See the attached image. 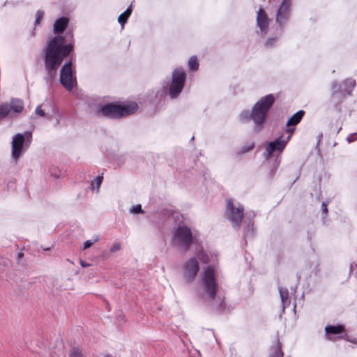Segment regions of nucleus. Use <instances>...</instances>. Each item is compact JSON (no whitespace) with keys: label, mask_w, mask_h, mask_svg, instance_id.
<instances>
[{"label":"nucleus","mask_w":357,"mask_h":357,"mask_svg":"<svg viewBox=\"0 0 357 357\" xmlns=\"http://www.w3.org/2000/svg\"><path fill=\"white\" fill-rule=\"evenodd\" d=\"M279 291L282 302L284 305L288 299V291L287 289L280 288Z\"/></svg>","instance_id":"obj_21"},{"label":"nucleus","mask_w":357,"mask_h":357,"mask_svg":"<svg viewBox=\"0 0 357 357\" xmlns=\"http://www.w3.org/2000/svg\"><path fill=\"white\" fill-rule=\"evenodd\" d=\"M287 142V141L278 139L268 145L266 151L268 153V155H271L274 151H282L285 147Z\"/></svg>","instance_id":"obj_11"},{"label":"nucleus","mask_w":357,"mask_h":357,"mask_svg":"<svg viewBox=\"0 0 357 357\" xmlns=\"http://www.w3.org/2000/svg\"><path fill=\"white\" fill-rule=\"evenodd\" d=\"M63 43V38L59 36L50 41L45 52V68L48 71L56 70L72 51L70 45H64Z\"/></svg>","instance_id":"obj_1"},{"label":"nucleus","mask_w":357,"mask_h":357,"mask_svg":"<svg viewBox=\"0 0 357 357\" xmlns=\"http://www.w3.org/2000/svg\"><path fill=\"white\" fill-rule=\"evenodd\" d=\"M322 208H323V211L324 213H327L328 209H327V207H326V205L325 204V203L322 204Z\"/></svg>","instance_id":"obj_31"},{"label":"nucleus","mask_w":357,"mask_h":357,"mask_svg":"<svg viewBox=\"0 0 357 357\" xmlns=\"http://www.w3.org/2000/svg\"><path fill=\"white\" fill-rule=\"evenodd\" d=\"M192 234L190 230L184 226L178 227L174 231L173 242L174 245L186 249L192 242Z\"/></svg>","instance_id":"obj_4"},{"label":"nucleus","mask_w":357,"mask_h":357,"mask_svg":"<svg viewBox=\"0 0 357 357\" xmlns=\"http://www.w3.org/2000/svg\"><path fill=\"white\" fill-rule=\"evenodd\" d=\"M121 248V243H114L110 248V252H117L119 250H120Z\"/></svg>","instance_id":"obj_24"},{"label":"nucleus","mask_w":357,"mask_h":357,"mask_svg":"<svg viewBox=\"0 0 357 357\" xmlns=\"http://www.w3.org/2000/svg\"><path fill=\"white\" fill-rule=\"evenodd\" d=\"M273 102V96L268 95L260 99L255 105L251 116L256 124L260 125L264 122L266 114Z\"/></svg>","instance_id":"obj_3"},{"label":"nucleus","mask_w":357,"mask_h":357,"mask_svg":"<svg viewBox=\"0 0 357 357\" xmlns=\"http://www.w3.org/2000/svg\"><path fill=\"white\" fill-rule=\"evenodd\" d=\"M185 74L183 69H176L172 75V83L170 87L169 94L172 98H175L181 91L185 82Z\"/></svg>","instance_id":"obj_7"},{"label":"nucleus","mask_w":357,"mask_h":357,"mask_svg":"<svg viewBox=\"0 0 357 357\" xmlns=\"http://www.w3.org/2000/svg\"><path fill=\"white\" fill-rule=\"evenodd\" d=\"M270 40H268L266 42V45H268V44H269Z\"/></svg>","instance_id":"obj_33"},{"label":"nucleus","mask_w":357,"mask_h":357,"mask_svg":"<svg viewBox=\"0 0 357 357\" xmlns=\"http://www.w3.org/2000/svg\"><path fill=\"white\" fill-rule=\"evenodd\" d=\"M79 264H80V265H81L82 267H84V268H85V267H89V266H91V264H89V263H86V262H84L83 260H79Z\"/></svg>","instance_id":"obj_30"},{"label":"nucleus","mask_w":357,"mask_h":357,"mask_svg":"<svg viewBox=\"0 0 357 357\" xmlns=\"http://www.w3.org/2000/svg\"><path fill=\"white\" fill-rule=\"evenodd\" d=\"M60 82L63 86L71 91L76 84V78L72 70V63H65L61 70Z\"/></svg>","instance_id":"obj_5"},{"label":"nucleus","mask_w":357,"mask_h":357,"mask_svg":"<svg viewBox=\"0 0 357 357\" xmlns=\"http://www.w3.org/2000/svg\"><path fill=\"white\" fill-rule=\"evenodd\" d=\"M188 65L191 70H197L199 68V63L197 57L195 56H191L189 59Z\"/></svg>","instance_id":"obj_20"},{"label":"nucleus","mask_w":357,"mask_h":357,"mask_svg":"<svg viewBox=\"0 0 357 357\" xmlns=\"http://www.w3.org/2000/svg\"><path fill=\"white\" fill-rule=\"evenodd\" d=\"M130 212L132 213H139L142 212L141 205L138 204V205H136L135 206H133L130 209Z\"/></svg>","instance_id":"obj_25"},{"label":"nucleus","mask_w":357,"mask_h":357,"mask_svg":"<svg viewBox=\"0 0 357 357\" xmlns=\"http://www.w3.org/2000/svg\"><path fill=\"white\" fill-rule=\"evenodd\" d=\"M43 12L42 11H38L37 12V17H36V24H39L40 23V20L43 18Z\"/></svg>","instance_id":"obj_28"},{"label":"nucleus","mask_w":357,"mask_h":357,"mask_svg":"<svg viewBox=\"0 0 357 357\" xmlns=\"http://www.w3.org/2000/svg\"><path fill=\"white\" fill-rule=\"evenodd\" d=\"M257 22L259 28L263 31L268 26V17L264 10L260 8L257 15Z\"/></svg>","instance_id":"obj_12"},{"label":"nucleus","mask_w":357,"mask_h":357,"mask_svg":"<svg viewBox=\"0 0 357 357\" xmlns=\"http://www.w3.org/2000/svg\"><path fill=\"white\" fill-rule=\"evenodd\" d=\"M24 138L22 134L15 135L12 140V158L17 161L23 151Z\"/></svg>","instance_id":"obj_10"},{"label":"nucleus","mask_w":357,"mask_h":357,"mask_svg":"<svg viewBox=\"0 0 357 357\" xmlns=\"http://www.w3.org/2000/svg\"><path fill=\"white\" fill-rule=\"evenodd\" d=\"M68 24V19L61 17L56 21L54 25V31L55 33L62 32Z\"/></svg>","instance_id":"obj_15"},{"label":"nucleus","mask_w":357,"mask_h":357,"mask_svg":"<svg viewBox=\"0 0 357 357\" xmlns=\"http://www.w3.org/2000/svg\"><path fill=\"white\" fill-rule=\"evenodd\" d=\"M10 114V106L8 103L0 105V120Z\"/></svg>","instance_id":"obj_19"},{"label":"nucleus","mask_w":357,"mask_h":357,"mask_svg":"<svg viewBox=\"0 0 357 357\" xmlns=\"http://www.w3.org/2000/svg\"><path fill=\"white\" fill-rule=\"evenodd\" d=\"M290 6V2L289 0H284L280 8L278 9L277 14V21L279 23H282V19L285 17L286 13H287Z\"/></svg>","instance_id":"obj_13"},{"label":"nucleus","mask_w":357,"mask_h":357,"mask_svg":"<svg viewBox=\"0 0 357 357\" xmlns=\"http://www.w3.org/2000/svg\"><path fill=\"white\" fill-rule=\"evenodd\" d=\"M252 148H253V144H252V145L249 147V149L247 150V151H249V150H251Z\"/></svg>","instance_id":"obj_32"},{"label":"nucleus","mask_w":357,"mask_h":357,"mask_svg":"<svg viewBox=\"0 0 357 357\" xmlns=\"http://www.w3.org/2000/svg\"><path fill=\"white\" fill-rule=\"evenodd\" d=\"M249 118V114L248 112H243L241 114V119L243 121H245Z\"/></svg>","instance_id":"obj_29"},{"label":"nucleus","mask_w":357,"mask_h":357,"mask_svg":"<svg viewBox=\"0 0 357 357\" xmlns=\"http://www.w3.org/2000/svg\"><path fill=\"white\" fill-rule=\"evenodd\" d=\"M344 327L342 325L338 326H327L325 331L328 335V338L331 340L330 335L332 334H338L343 331Z\"/></svg>","instance_id":"obj_16"},{"label":"nucleus","mask_w":357,"mask_h":357,"mask_svg":"<svg viewBox=\"0 0 357 357\" xmlns=\"http://www.w3.org/2000/svg\"><path fill=\"white\" fill-rule=\"evenodd\" d=\"M131 13H132L131 8H128L124 13H123L122 14H121L119 16V17H118L119 22L120 24H121L122 25H123L126 22V21H127L128 18L129 17V16L130 15Z\"/></svg>","instance_id":"obj_18"},{"label":"nucleus","mask_w":357,"mask_h":357,"mask_svg":"<svg viewBox=\"0 0 357 357\" xmlns=\"http://www.w3.org/2000/svg\"><path fill=\"white\" fill-rule=\"evenodd\" d=\"M199 266L196 259H189L183 267V278L187 282H192L196 277Z\"/></svg>","instance_id":"obj_9"},{"label":"nucleus","mask_w":357,"mask_h":357,"mask_svg":"<svg viewBox=\"0 0 357 357\" xmlns=\"http://www.w3.org/2000/svg\"><path fill=\"white\" fill-rule=\"evenodd\" d=\"M36 114L40 116H45V112L44 111L41 109L40 106H38L36 107Z\"/></svg>","instance_id":"obj_26"},{"label":"nucleus","mask_w":357,"mask_h":357,"mask_svg":"<svg viewBox=\"0 0 357 357\" xmlns=\"http://www.w3.org/2000/svg\"><path fill=\"white\" fill-rule=\"evenodd\" d=\"M227 215L236 225H238L243 216V208L240 205H235L232 200L227 202Z\"/></svg>","instance_id":"obj_8"},{"label":"nucleus","mask_w":357,"mask_h":357,"mask_svg":"<svg viewBox=\"0 0 357 357\" xmlns=\"http://www.w3.org/2000/svg\"><path fill=\"white\" fill-rule=\"evenodd\" d=\"M304 114V112L302 110L298 111L294 114L287 121V126H294L296 125L302 119Z\"/></svg>","instance_id":"obj_17"},{"label":"nucleus","mask_w":357,"mask_h":357,"mask_svg":"<svg viewBox=\"0 0 357 357\" xmlns=\"http://www.w3.org/2000/svg\"><path fill=\"white\" fill-rule=\"evenodd\" d=\"M98 241V238L96 237L93 241H91L90 240H88L84 242L83 249L86 250L89 248H90L94 243L97 242Z\"/></svg>","instance_id":"obj_22"},{"label":"nucleus","mask_w":357,"mask_h":357,"mask_svg":"<svg viewBox=\"0 0 357 357\" xmlns=\"http://www.w3.org/2000/svg\"><path fill=\"white\" fill-rule=\"evenodd\" d=\"M102 179H103V176H97V178H96V185H97V189L98 190L100 185H101V183L102 181Z\"/></svg>","instance_id":"obj_27"},{"label":"nucleus","mask_w":357,"mask_h":357,"mask_svg":"<svg viewBox=\"0 0 357 357\" xmlns=\"http://www.w3.org/2000/svg\"><path fill=\"white\" fill-rule=\"evenodd\" d=\"M202 284L208 296L213 298L215 294L217 286L214 278V271L211 267L204 271L202 278Z\"/></svg>","instance_id":"obj_6"},{"label":"nucleus","mask_w":357,"mask_h":357,"mask_svg":"<svg viewBox=\"0 0 357 357\" xmlns=\"http://www.w3.org/2000/svg\"><path fill=\"white\" fill-rule=\"evenodd\" d=\"M8 105L10 106V113L11 112L20 113L24 109L23 102L19 99H13Z\"/></svg>","instance_id":"obj_14"},{"label":"nucleus","mask_w":357,"mask_h":357,"mask_svg":"<svg viewBox=\"0 0 357 357\" xmlns=\"http://www.w3.org/2000/svg\"><path fill=\"white\" fill-rule=\"evenodd\" d=\"M137 105L134 102L122 104H107L100 109L101 114L109 118H120L134 113Z\"/></svg>","instance_id":"obj_2"},{"label":"nucleus","mask_w":357,"mask_h":357,"mask_svg":"<svg viewBox=\"0 0 357 357\" xmlns=\"http://www.w3.org/2000/svg\"><path fill=\"white\" fill-rule=\"evenodd\" d=\"M70 357H82V354L78 349H73L70 352Z\"/></svg>","instance_id":"obj_23"}]
</instances>
